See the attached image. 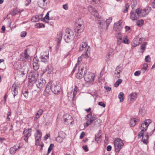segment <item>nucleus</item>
I'll use <instances>...</instances> for the list:
<instances>
[{"mask_svg": "<svg viewBox=\"0 0 155 155\" xmlns=\"http://www.w3.org/2000/svg\"><path fill=\"white\" fill-rule=\"evenodd\" d=\"M122 80L121 79H119L116 81L115 84L114 86L116 87H117L122 82Z\"/></svg>", "mask_w": 155, "mask_h": 155, "instance_id": "nucleus-42", "label": "nucleus"}, {"mask_svg": "<svg viewBox=\"0 0 155 155\" xmlns=\"http://www.w3.org/2000/svg\"><path fill=\"white\" fill-rule=\"evenodd\" d=\"M149 135L147 134H145L143 136L141 141L143 143L147 144L149 142H148Z\"/></svg>", "mask_w": 155, "mask_h": 155, "instance_id": "nucleus-28", "label": "nucleus"}, {"mask_svg": "<svg viewBox=\"0 0 155 155\" xmlns=\"http://www.w3.org/2000/svg\"><path fill=\"white\" fill-rule=\"evenodd\" d=\"M63 118L64 123L66 124H71L73 121L71 116L68 114H66L64 115Z\"/></svg>", "mask_w": 155, "mask_h": 155, "instance_id": "nucleus-14", "label": "nucleus"}, {"mask_svg": "<svg viewBox=\"0 0 155 155\" xmlns=\"http://www.w3.org/2000/svg\"><path fill=\"white\" fill-rule=\"evenodd\" d=\"M98 105L100 106H102L103 107H105L106 106L105 104L102 102H99L98 103Z\"/></svg>", "mask_w": 155, "mask_h": 155, "instance_id": "nucleus-59", "label": "nucleus"}, {"mask_svg": "<svg viewBox=\"0 0 155 155\" xmlns=\"http://www.w3.org/2000/svg\"><path fill=\"white\" fill-rule=\"evenodd\" d=\"M75 25L84 26V22L82 18H79L77 20Z\"/></svg>", "mask_w": 155, "mask_h": 155, "instance_id": "nucleus-31", "label": "nucleus"}, {"mask_svg": "<svg viewBox=\"0 0 155 155\" xmlns=\"http://www.w3.org/2000/svg\"><path fill=\"white\" fill-rule=\"evenodd\" d=\"M49 12H47L45 16L43 19V21L45 20V21H48V20H50L51 19V18L49 17Z\"/></svg>", "mask_w": 155, "mask_h": 155, "instance_id": "nucleus-37", "label": "nucleus"}, {"mask_svg": "<svg viewBox=\"0 0 155 155\" xmlns=\"http://www.w3.org/2000/svg\"><path fill=\"white\" fill-rule=\"evenodd\" d=\"M84 77L85 80L87 82H89L90 84H92L94 81L95 75L94 74L92 73H88L85 74Z\"/></svg>", "mask_w": 155, "mask_h": 155, "instance_id": "nucleus-7", "label": "nucleus"}, {"mask_svg": "<svg viewBox=\"0 0 155 155\" xmlns=\"http://www.w3.org/2000/svg\"><path fill=\"white\" fill-rule=\"evenodd\" d=\"M101 137V135L100 134H98L97 135H96L95 136V140L96 141L98 142L99 141V139Z\"/></svg>", "mask_w": 155, "mask_h": 155, "instance_id": "nucleus-46", "label": "nucleus"}, {"mask_svg": "<svg viewBox=\"0 0 155 155\" xmlns=\"http://www.w3.org/2000/svg\"><path fill=\"white\" fill-rule=\"evenodd\" d=\"M144 111V110L141 109L139 110V114L140 115L141 114L142 115H143L144 114V113H143V111Z\"/></svg>", "mask_w": 155, "mask_h": 155, "instance_id": "nucleus-60", "label": "nucleus"}, {"mask_svg": "<svg viewBox=\"0 0 155 155\" xmlns=\"http://www.w3.org/2000/svg\"><path fill=\"white\" fill-rule=\"evenodd\" d=\"M137 93L136 92H133L128 96V100L130 101H134L137 98Z\"/></svg>", "mask_w": 155, "mask_h": 155, "instance_id": "nucleus-26", "label": "nucleus"}, {"mask_svg": "<svg viewBox=\"0 0 155 155\" xmlns=\"http://www.w3.org/2000/svg\"><path fill=\"white\" fill-rule=\"evenodd\" d=\"M151 6L153 8H155V0H153V2L151 3Z\"/></svg>", "mask_w": 155, "mask_h": 155, "instance_id": "nucleus-64", "label": "nucleus"}, {"mask_svg": "<svg viewBox=\"0 0 155 155\" xmlns=\"http://www.w3.org/2000/svg\"><path fill=\"white\" fill-rule=\"evenodd\" d=\"M53 68L52 67H48V70H47V73L48 74H50L53 72Z\"/></svg>", "mask_w": 155, "mask_h": 155, "instance_id": "nucleus-45", "label": "nucleus"}, {"mask_svg": "<svg viewBox=\"0 0 155 155\" xmlns=\"http://www.w3.org/2000/svg\"><path fill=\"white\" fill-rule=\"evenodd\" d=\"M78 90V87L76 85L74 86V88L73 91V99H74V97L75 96Z\"/></svg>", "mask_w": 155, "mask_h": 155, "instance_id": "nucleus-44", "label": "nucleus"}, {"mask_svg": "<svg viewBox=\"0 0 155 155\" xmlns=\"http://www.w3.org/2000/svg\"><path fill=\"white\" fill-rule=\"evenodd\" d=\"M27 33L26 31H22L21 33V36L22 37H25Z\"/></svg>", "mask_w": 155, "mask_h": 155, "instance_id": "nucleus-57", "label": "nucleus"}, {"mask_svg": "<svg viewBox=\"0 0 155 155\" xmlns=\"http://www.w3.org/2000/svg\"><path fill=\"white\" fill-rule=\"evenodd\" d=\"M151 123V120L150 119H147L145 120L141 125L140 129L142 131H146L148 126Z\"/></svg>", "mask_w": 155, "mask_h": 155, "instance_id": "nucleus-12", "label": "nucleus"}, {"mask_svg": "<svg viewBox=\"0 0 155 155\" xmlns=\"http://www.w3.org/2000/svg\"><path fill=\"white\" fill-rule=\"evenodd\" d=\"M146 43L145 42L143 44H142L140 46V48L141 49L143 50L142 52H143V51L145 50L146 48Z\"/></svg>", "mask_w": 155, "mask_h": 155, "instance_id": "nucleus-47", "label": "nucleus"}, {"mask_svg": "<svg viewBox=\"0 0 155 155\" xmlns=\"http://www.w3.org/2000/svg\"><path fill=\"white\" fill-rule=\"evenodd\" d=\"M41 54L40 58L41 59V61L45 63L48 62L49 60L48 52V51L43 52Z\"/></svg>", "mask_w": 155, "mask_h": 155, "instance_id": "nucleus-11", "label": "nucleus"}, {"mask_svg": "<svg viewBox=\"0 0 155 155\" xmlns=\"http://www.w3.org/2000/svg\"><path fill=\"white\" fill-rule=\"evenodd\" d=\"M136 10L132 9L130 13V18L132 21L137 20L140 17L139 13Z\"/></svg>", "mask_w": 155, "mask_h": 155, "instance_id": "nucleus-9", "label": "nucleus"}, {"mask_svg": "<svg viewBox=\"0 0 155 155\" xmlns=\"http://www.w3.org/2000/svg\"><path fill=\"white\" fill-rule=\"evenodd\" d=\"M83 149L86 151H88V149L87 146V145H85L83 146Z\"/></svg>", "mask_w": 155, "mask_h": 155, "instance_id": "nucleus-61", "label": "nucleus"}, {"mask_svg": "<svg viewBox=\"0 0 155 155\" xmlns=\"http://www.w3.org/2000/svg\"><path fill=\"white\" fill-rule=\"evenodd\" d=\"M84 68L82 66H81L78 69V71L76 75V78L79 79L82 78L84 76L83 71Z\"/></svg>", "mask_w": 155, "mask_h": 155, "instance_id": "nucleus-20", "label": "nucleus"}, {"mask_svg": "<svg viewBox=\"0 0 155 155\" xmlns=\"http://www.w3.org/2000/svg\"><path fill=\"white\" fill-rule=\"evenodd\" d=\"M74 37V33L72 30L66 29L64 39L66 42L69 43L72 41Z\"/></svg>", "mask_w": 155, "mask_h": 155, "instance_id": "nucleus-2", "label": "nucleus"}, {"mask_svg": "<svg viewBox=\"0 0 155 155\" xmlns=\"http://www.w3.org/2000/svg\"><path fill=\"white\" fill-rule=\"evenodd\" d=\"M137 122V120L135 118H132L130 121V125L131 127H134L136 125Z\"/></svg>", "mask_w": 155, "mask_h": 155, "instance_id": "nucleus-34", "label": "nucleus"}, {"mask_svg": "<svg viewBox=\"0 0 155 155\" xmlns=\"http://www.w3.org/2000/svg\"><path fill=\"white\" fill-rule=\"evenodd\" d=\"M109 52L108 53L107 55V58H110V57H111L113 54V53L114 51V49L112 48H110L109 49Z\"/></svg>", "mask_w": 155, "mask_h": 155, "instance_id": "nucleus-33", "label": "nucleus"}, {"mask_svg": "<svg viewBox=\"0 0 155 155\" xmlns=\"http://www.w3.org/2000/svg\"><path fill=\"white\" fill-rule=\"evenodd\" d=\"M50 134H47L44 137V140H47Z\"/></svg>", "mask_w": 155, "mask_h": 155, "instance_id": "nucleus-63", "label": "nucleus"}, {"mask_svg": "<svg viewBox=\"0 0 155 155\" xmlns=\"http://www.w3.org/2000/svg\"><path fill=\"white\" fill-rule=\"evenodd\" d=\"M82 59V57H79L78 58L77 63L76 64H78V65H79V64L81 62Z\"/></svg>", "mask_w": 155, "mask_h": 155, "instance_id": "nucleus-54", "label": "nucleus"}, {"mask_svg": "<svg viewBox=\"0 0 155 155\" xmlns=\"http://www.w3.org/2000/svg\"><path fill=\"white\" fill-rule=\"evenodd\" d=\"M115 151L118 152L124 145L123 141L119 138H115L114 141Z\"/></svg>", "mask_w": 155, "mask_h": 155, "instance_id": "nucleus-3", "label": "nucleus"}, {"mask_svg": "<svg viewBox=\"0 0 155 155\" xmlns=\"http://www.w3.org/2000/svg\"><path fill=\"white\" fill-rule=\"evenodd\" d=\"M24 96L26 98H27L28 96V92L27 91H26L23 93Z\"/></svg>", "mask_w": 155, "mask_h": 155, "instance_id": "nucleus-62", "label": "nucleus"}, {"mask_svg": "<svg viewBox=\"0 0 155 155\" xmlns=\"http://www.w3.org/2000/svg\"><path fill=\"white\" fill-rule=\"evenodd\" d=\"M19 87V85L16 83L14 84L12 86V94L14 95V97H15V96L18 94V90Z\"/></svg>", "mask_w": 155, "mask_h": 155, "instance_id": "nucleus-18", "label": "nucleus"}, {"mask_svg": "<svg viewBox=\"0 0 155 155\" xmlns=\"http://www.w3.org/2000/svg\"><path fill=\"white\" fill-rule=\"evenodd\" d=\"M29 65H25L23 66L20 69V72L21 74L24 75L27 74L29 71Z\"/></svg>", "mask_w": 155, "mask_h": 155, "instance_id": "nucleus-21", "label": "nucleus"}, {"mask_svg": "<svg viewBox=\"0 0 155 155\" xmlns=\"http://www.w3.org/2000/svg\"><path fill=\"white\" fill-rule=\"evenodd\" d=\"M41 137V133L39 130H37L35 134V145L38 146L39 145V141L40 140Z\"/></svg>", "mask_w": 155, "mask_h": 155, "instance_id": "nucleus-16", "label": "nucleus"}, {"mask_svg": "<svg viewBox=\"0 0 155 155\" xmlns=\"http://www.w3.org/2000/svg\"><path fill=\"white\" fill-rule=\"evenodd\" d=\"M145 59L146 62H148L150 61L151 58L149 55H147L146 56Z\"/></svg>", "mask_w": 155, "mask_h": 155, "instance_id": "nucleus-53", "label": "nucleus"}, {"mask_svg": "<svg viewBox=\"0 0 155 155\" xmlns=\"http://www.w3.org/2000/svg\"><path fill=\"white\" fill-rule=\"evenodd\" d=\"M140 74V71H135L134 73V75L135 76H139Z\"/></svg>", "mask_w": 155, "mask_h": 155, "instance_id": "nucleus-58", "label": "nucleus"}, {"mask_svg": "<svg viewBox=\"0 0 155 155\" xmlns=\"http://www.w3.org/2000/svg\"><path fill=\"white\" fill-rule=\"evenodd\" d=\"M38 76V74L36 72H31L28 75L29 81L31 83H34L36 81Z\"/></svg>", "mask_w": 155, "mask_h": 155, "instance_id": "nucleus-8", "label": "nucleus"}, {"mask_svg": "<svg viewBox=\"0 0 155 155\" xmlns=\"http://www.w3.org/2000/svg\"><path fill=\"white\" fill-rule=\"evenodd\" d=\"M46 0H38V5L41 8H43L46 5L47 2Z\"/></svg>", "mask_w": 155, "mask_h": 155, "instance_id": "nucleus-29", "label": "nucleus"}, {"mask_svg": "<svg viewBox=\"0 0 155 155\" xmlns=\"http://www.w3.org/2000/svg\"><path fill=\"white\" fill-rule=\"evenodd\" d=\"M144 21L143 20H139L137 22V25L138 26H141L143 24Z\"/></svg>", "mask_w": 155, "mask_h": 155, "instance_id": "nucleus-50", "label": "nucleus"}, {"mask_svg": "<svg viewBox=\"0 0 155 155\" xmlns=\"http://www.w3.org/2000/svg\"><path fill=\"white\" fill-rule=\"evenodd\" d=\"M20 148V147L18 145H16L13 147H11L9 149L10 153L11 154H14L17 150Z\"/></svg>", "mask_w": 155, "mask_h": 155, "instance_id": "nucleus-27", "label": "nucleus"}, {"mask_svg": "<svg viewBox=\"0 0 155 155\" xmlns=\"http://www.w3.org/2000/svg\"><path fill=\"white\" fill-rule=\"evenodd\" d=\"M88 9L89 12L91 13L92 16H94L95 19H100L99 21H103L101 17H99L98 14L97 12V10L92 8L91 6H89L88 7Z\"/></svg>", "mask_w": 155, "mask_h": 155, "instance_id": "nucleus-10", "label": "nucleus"}, {"mask_svg": "<svg viewBox=\"0 0 155 155\" xmlns=\"http://www.w3.org/2000/svg\"><path fill=\"white\" fill-rule=\"evenodd\" d=\"M24 57L26 59H28L29 58V55H28V53L27 52V51H25V53L24 54Z\"/></svg>", "mask_w": 155, "mask_h": 155, "instance_id": "nucleus-55", "label": "nucleus"}, {"mask_svg": "<svg viewBox=\"0 0 155 155\" xmlns=\"http://www.w3.org/2000/svg\"><path fill=\"white\" fill-rule=\"evenodd\" d=\"M39 20V18L38 16H35L32 17L31 21L32 22H37Z\"/></svg>", "mask_w": 155, "mask_h": 155, "instance_id": "nucleus-35", "label": "nucleus"}, {"mask_svg": "<svg viewBox=\"0 0 155 155\" xmlns=\"http://www.w3.org/2000/svg\"><path fill=\"white\" fill-rule=\"evenodd\" d=\"M122 68L121 67L118 66L116 68L115 71L114 76L117 78H119L120 76V73L122 72Z\"/></svg>", "mask_w": 155, "mask_h": 155, "instance_id": "nucleus-23", "label": "nucleus"}, {"mask_svg": "<svg viewBox=\"0 0 155 155\" xmlns=\"http://www.w3.org/2000/svg\"><path fill=\"white\" fill-rule=\"evenodd\" d=\"M82 28L80 29H78V28H74V32L75 35L77 36H80L82 32Z\"/></svg>", "mask_w": 155, "mask_h": 155, "instance_id": "nucleus-32", "label": "nucleus"}, {"mask_svg": "<svg viewBox=\"0 0 155 155\" xmlns=\"http://www.w3.org/2000/svg\"><path fill=\"white\" fill-rule=\"evenodd\" d=\"M38 58L37 57H34L33 60V64H38Z\"/></svg>", "mask_w": 155, "mask_h": 155, "instance_id": "nucleus-51", "label": "nucleus"}, {"mask_svg": "<svg viewBox=\"0 0 155 155\" xmlns=\"http://www.w3.org/2000/svg\"><path fill=\"white\" fill-rule=\"evenodd\" d=\"M33 68L34 69L36 70H38L39 68V66L38 64H33Z\"/></svg>", "mask_w": 155, "mask_h": 155, "instance_id": "nucleus-43", "label": "nucleus"}, {"mask_svg": "<svg viewBox=\"0 0 155 155\" xmlns=\"http://www.w3.org/2000/svg\"><path fill=\"white\" fill-rule=\"evenodd\" d=\"M112 20V18L110 17L106 20V25H107L106 29H107L110 23L111 22Z\"/></svg>", "mask_w": 155, "mask_h": 155, "instance_id": "nucleus-40", "label": "nucleus"}, {"mask_svg": "<svg viewBox=\"0 0 155 155\" xmlns=\"http://www.w3.org/2000/svg\"><path fill=\"white\" fill-rule=\"evenodd\" d=\"M124 93L122 92H120L118 95V98L120 99V102H122L124 100Z\"/></svg>", "mask_w": 155, "mask_h": 155, "instance_id": "nucleus-39", "label": "nucleus"}, {"mask_svg": "<svg viewBox=\"0 0 155 155\" xmlns=\"http://www.w3.org/2000/svg\"><path fill=\"white\" fill-rule=\"evenodd\" d=\"M54 146V144H50L48 149V153H49L51 152V150L53 148Z\"/></svg>", "mask_w": 155, "mask_h": 155, "instance_id": "nucleus-48", "label": "nucleus"}, {"mask_svg": "<svg viewBox=\"0 0 155 155\" xmlns=\"http://www.w3.org/2000/svg\"><path fill=\"white\" fill-rule=\"evenodd\" d=\"M43 112V110L41 109H40L36 114L34 120H37L42 115Z\"/></svg>", "mask_w": 155, "mask_h": 155, "instance_id": "nucleus-30", "label": "nucleus"}, {"mask_svg": "<svg viewBox=\"0 0 155 155\" xmlns=\"http://www.w3.org/2000/svg\"><path fill=\"white\" fill-rule=\"evenodd\" d=\"M23 133L24 136V140L26 142H28V138L31 135V129L29 128L25 129Z\"/></svg>", "mask_w": 155, "mask_h": 155, "instance_id": "nucleus-15", "label": "nucleus"}, {"mask_svg": "<svg viewBox=\"0 0 155 155\" xmlns=\"http://www.w3.org/2000/svg\"><path fill=\"white\" fill-rule=\"evenodd\" d=\"M141 39H142L139 38L138 36H136L133 41L132 43V46L135 47L139 45L142 42Z\"/></svg>", "mask_w": 155, "mask_h": 155, "instance_id": "nucleus-17", "label": "nucleus"}, {"mask_svg": "<svg viewBox=\"0 0 155 155\" xmlns=\"http://www.w3.org/2000/svg\"><path fill=\"white\" fill-rule=\"evenodd\" d=\"M151 9V7L149 6H147L143 9L138 8L137 11L139 13L140 17H145L147 15Z\"/></svg>", "mask_w": 155, "mask_h": 155, "instance_id": "nucleus-4", "label": "nucleus"}, {"mask_svg": "<svg viewBox=\"0 0 155 155\" xmlns=\"http://www.w3.org/2000/svg\"><path fill=\"white\" fill-rule=\"evenodd\" d=\"M64 135L65 133L63 132L59 133L58 136L56 138V141L59 143L62 142L64 138Z\"/></svg>", "mask_w": 155, "mask_h": 155, "instance_id": "nucleus-24", "label": "nucleus"}, {"mask_svg": "<svg viewBox=\"0 0 155 155\" xmlns=\"http://www.w3.org/2000/svg\"><path fill=\"white\" fill-rule=\"evenodd\" d=\"M134 1V4H133L131 5V7L132 8V9H133L137 5V2H136V0H133Z\"/></svg>", "mask_w": 155, "mask_h": 155, "instance_id": "nucleus-56", "label": "nucleus"}, {"mask_svg": "<svg viewBox=\"0 0 155 155\" xmlns=\"http://www.w3.org/2000/svg\"><path fill=\"white\" fill-rule=\"evenodd\" d=\"M129 6L130 5L128 4H126L124 6V8L123 11V12L124 13H127L128 11Z\"/></svg>", "mask_w": 155, "mask_h": 155, "instance_id": "nucleus-41", "label": "nucleus"}, {"mask_svg": "<svg viewBox=\"0 0 155 155\" xmlns=\"http://www.w3.org/2000/svg\"><path fill=\"white\" fill-rule=\"evenodd\" d=\"M123 37L121 36L120 33H118L117 36V39L122 40H123Z\"/></svg>", "mask_w": 155, "mask_h": 155, "instance_id": "nucleus-49", "label": "nucleus"}, {"mask_svg": "<svg viewBox=\"0 0 155 155\" xmlns=\"http://www.w3.org/2000/svg\"><path fill=\"white\" fill-rule=\"evenodd\" d=\"M148 66V64L147 63H145L143 64V67L141 68V70L143 73H144L145 72Z\"/></svg>", "mask_w": 155, "mask_h": 155, "instance_id": "nucleus-38", "label": "nucleus"}, {"mask_svg": "<svg viewBox=\"0 0 155 155\" xmlns=\"http://www.w3.org/2000/svg\"><path fill=\"white\" fill-rule=\"evenodd\" d=\"M51 91L55 94H58L60 92L61 88L56 82L51 83Z\"/></svg>", "mask_w": 155, "mask_h": 155, "instance_id": "nucleus-6", "label": "nucleus"}, {"mask_svg": "<svg viewBox=\"0 0 155 155\" xmlns=\"http://www.w3.org/2000/svg\"><path fill=\"white\" fill-rule=\"evenodd\" d=\"M46 83V81L43 79H39L36 82L37 87L40 89L43 88Z\"/></svg>", "mask_w": 155, "mask_h": 155, "instance_id": "nucleus-19", "label": "nucleus"}, {"mask_svg": "<svg viewBox=\"0 0 155 155\" xmlns=\"http://www.w3.org/2000/svg\"><path fill=\"white\" fill-rule=\"evenodd\" d=\"M79 50L80 51H84L82 56L84 58H89L90 55L91 48L86 42L83 41L81 44L80 46Z\"/></svg>", "mask_w": 155, "mask_h": 155, "instance_id": "nucleus-1", "label": "nucleus"}, {"mask_svg": "<svg viewBox=\"0 0 155 155\" xmlns=\"http://www.w3.org/2000/svg\"><path fill=\"white\" fill-rule=\"evenodd\" d=\"M124 24L122 21L120 20L115 23L114 26V29L115 31H120L123 28Z\"/></svg>", "mask_w": 155, "mask_h": 155, "instance_id": "nucleus-13", "label": "nucleus"}, {"mask_svg": "<svg viewBox=\"0 0 155 155\" xmlns=\"http://www.w3.org/2000/svg\"><path fill=\"white\" fill-rule=\"evenodd\" d=\"M51 83H49L46 85L45 90L44 91V94L46 96H48L49 92L51 90Z\"/></svg>", "mask_w": 155, "mask_h": 155, "instance_id": "nucleus-22", "label": "nucleus"}, {"mask_svg": "<svg viewBox=\"0 0 155 155\" xmlns=\"http://www.w3.org/2000/svg\"><path fill=\"white\" fill-rule=\"evenodd\" d=\"M123 42L127 44H129V40L127 38V36L125 35L124 36Z\"/></svg>", "mask_w": 155, "mask_h": 155, "instance_id": "nucleus-36", "label": "nucleus"}, {"mask_svg": "<svg viewBox=\"0 0 155 155\" xmlns=\"http://www.w3.org/2000/svg\"><path fill=\"white\" fill-rule=\"evenodd\" d=\"M144 131H142L141 130V131L139 133V134L138 135V137L139 138L141 137H143V136L144 135L143 132H145Z\"/></svg>", "mask_w": 155, "mask_h": 155, "instance_id": "nucleus-52", "label": "nucleus"}, {"mask_svg": "<svg viewBox=\"0 0 155 155\" xmlns=\"http://www.w3.org/2000/svg\"><path fill=\"white\" fill-rule=\"evenodd\" d=\"M96 116H93L92 113L90 112V114L87 115L86 119L87 121L86 123L84 124V126L87 127L91 125L94 120H96Z\"/></svg>", "mask_w": 155, "mask_h": 155, "instance_id": "nucleus-5", "label": "nucleus"}, {"mask_svg": "<svg viewBox=\"0 0 155 155\" xmlns=\"http://www.w3.org/2000/svg\"><path fill=\"white\" fill-rule=\"evenodd\" d=\"M63 33L62 31H60L58 32L57 34L56 39L57 41V43L59 45L61 43V41L62 39Z\"/></svg>", "mask_w": 155, "mask_h": 155, "instance_id": "nucleus-25", "label": "nucleus"}]
</instances>
